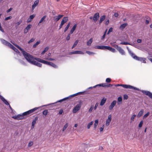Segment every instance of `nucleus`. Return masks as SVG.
Here are the masks:
<instances>
[{"instance_id": "nucleus-1", "label": "nucleus", "mask_w": 152, "mask_h": 152, "mask_svg": "<svg viewBox=\"0 0 152 152\" xmlns=\"http://www.w3.org/2000/svg\"><path fill=\"white\" fill-rule=\"evenodd\" d=\"M115 86H121L126 89H130L140 91L143 94L148 96L149 98L152 99V93L149 91L141 90L138 88L129 85L117 84L115 85Z\"/></svg>"}, {"instance_id": "nucleus-2", "label": "nucleus", "mask_w": 152, "mask_h": 152, "mask_svg": "<svg viewBox=\"0 0 152 152\" xmlns=\"http://www.w3.org/2000/svg\"><path fill=\"white\" fill-rule=\"evenodd\" d=\"M0 40L3 45L10 47L11 49H12L16 53L18 54L20 56H21V54L20 53L19 50L12 45L10 42L2 38H0Z\"/></svg>"}, {"instance_id": "nucleus-3", "label": "nucleus", "mask_w": 152, "mask_h": 152, "mask_svg": "<svg viewBox=\"0 0 152 152\" xmlns=\"http://www.w3.org/2000/svg\"><path fill=\"white\" fill-rule=\"evenodd\" d=\"M35 58H34L32 55L29 54V55L25 59L28 62L31 64L37 66L41 67L42 66V64L39 63V62L38 61H36L34 60V59L35 60Z\"/></svg>"}, {"instance_id": "nucleus-4", "label": "nucleus", "mask_w": 152, "mask_h": 152, "mask_svg": "<svg viewBox=\"0 0 152 152\" xmlns=\"http://www.w3.org/2000/svg\"><path fill=\"white\" fill-rule=\"evenodd\" d=\"M35 59L37 61H38L40 63L51 66L56 69H57L58 68V66L52 62L48 61L38 58H35Z\"/></svg>"}, {"instance_id": "nucleus-5", "label": "nucleus", "mask_w": 152, "mask_h": 152, "mask_svg": "<svg viewBox=\"0 0 152 152\" xmlns=\"http://www.w3.org/2000/svg\"><path fill=\"white\" fill-rule=\"evenodd\" d=\"M35 59L37 61H38L40 63L51 66L56 69H57L58 68V66L52 62L48 61L38 58H35Z\"/></svg>"}, {"instance_id": "nucleus-6", "label": "nucleus", "mask_w": 152, "mask_h": 152, "mask_svg": "<svg viewBox=\"0 0 152 152\" xmlns=\"http://www.w3.org/2000/svg\"><path fill=\"white\" fill-rule=\"evenodd\" d=\"M35 59L37 61H38L40 63L51 66L56 69H57L58 68V66L52 62L48 61L38 58H35Z\"/></svg>"}, {"instance_id": "nucleus-7", "label": "nucleus", "mask_w": 152, "mask_h": 152, "mask_svg": "<svg viewBox=\"0 0 152 152\" xmlns=\"http://www.w3.org/2000/svg\"><path fill=\"white\" fill-rule=\"evenodd\" d=\"M39 107H35L32 109L30 110L27 111L25 112L22 113V115L23 117H25V118L28 117V115L31 114V113H33L35 111L37 110V109H38Z\"/></svg>"}, {"instance_id": "nucleus-8", "label": "nucleus", "mask_w": 152, "mask_h": 152, "mask_svg": "<svg viewBox=\"0 0 152 152\" xmlns=\"http://www.w3.org/2000/svg\"><path fill=\"white\" fill-rule=\"evenodd\" d=\"M13 44L22 53V54L24 56L25 58H26L27 56L29 55L28 53L24 50L22 48L20 47L17 45H16L14 43Z\"/></svg>"}, {"instance_id": "nucleus-9", "label": "nucleus", "mask_w": 152, "mask_h": 152, "mask_svg": "<svg viewBox=\"0 0 152 152\" xmlns=\"http://www.w3.org/2000/svg\"><path fill=\"white\" fill-rule=\"evenodd\" d=\"M68 100L67 99V97H66L62 99L58 100L55 102L50 103V104H47L44 105L42 106H49V105H51L52 104L54 105L55 104H56L58 103H61L63 102V103H64L66 102V101H67Z\"/></svg>"}, {"instance_id": "nucleus-10", "label": "nucleus", "mask_w": 152, "mask_h": 152, "mask_svg": "<svg viewBox=\"0 0 152 152\" xmlns=\"http://www.w3.org/2000/svg\"><path fill=\"white\" fill-rule=\"evenodd\" d=\"M0 99L1 101L5 104L6 105L9 106V108L11 110L12 112H15V111L11 107L10 104L2 96H0Z\"/></svg>"}, {"instance_id": "nucleus-11", "label": "nucleus", "mask_w": 152, "mask_h": 152, "mask_svg": "<svg viewBox=\"0 0 152 152\" xmlns=\"http://www.w3.org/2000/svg\"><path fill=\"white\" fill-rule=\"evenodd\" d=\"M134 59L141 62L144 63H146V58H145L139 57L135 55L133 58Z\"/></svg>"}, {"instance_id": "nucleus-12", "label": "nucleus", "mask_w": 152, "mask_h": 152, "mask_svg": "<svg viewBox=\"0 0 152 152\" xmlns=\"http://www.w3.org/2000/svg\"><path fill=\"white\" fill-rule=\"evenodd\" d=\"M12 118L15 120H22L25 118V117H23V116L22 114H19L17 115H15L12 116Z\"/></svg>"}, {"instance_id": "nucleus-13", "label": "nucleus", "mask_w": 152, "mask_h": 152, "mask_svg": "<svg viewBox=\"0 0 152 152\" xmlns=\"http://www.w3.org/2000/svg\"><path fill=\"white\" fill-rule=\"evenodd\" d=\"M84 54V53L82 51L80 50H75L69 52V54L70 55L72 54Z\"/></svg>"}, {"instance_id": "nucleus-14", "label": "nucleus", "mask_w": 152, "mask_h": 152, "mask_svg": "<svg viewBox=\"0 0 152 152\" xmlns=\"http://www.w3.org/2000/svg\"><path fill=\"white\" fill-rule=\"evenodd\" d=\"M63 16V15H58L55 16L53 18V20L55 22H57Z\"/></svg>"}, {"instance_id": "nucleus-15", "label": "nucleus", "mask_w": 152, "mask_h": 152, "mask_svg": "<svg viewBox=\"0 0 152 152\" xmlns=\"http://www.w3.org/2000/svg\"><path fill=\"white\" fill-rule=\"evenodd\" d=\"M81 107L80 104H77L73 108L72 110V112L73 113H76L78 111H79Z\"/></svg>"}, {"instance_id": "nucleus-16", "label": "nucleus", "mask_w": 152, "mask_h": 152, "mask_svg": "<svg viewBox=\"0 0 152 152\" xmlns=\"http://www.w3.org/2000/svg\"><path fill=\"white\" fill-rule=\"evenodd\" d=\"M107 46L105 45H97L94 47V48L96 49H98L100 50H107Z\"/></svg>"}, {"instance_id": "nucleus-17", "label": "nucleus", "mask_w": 152, "mask_h": 152, "mask_svg": "<svg viewBox=\"0 0 152 152\" xmlns=\"http://www.w3.org/2000/svg\"><path fill=\"white\" fill-rule=\"evenodd\" d=\"M38 117L37 116L35 117L34 119L33 120L31 123V129H32L34 128L35 125L37 123V121L38 120Z\"/></svg>"}, {"instance_id": "nucleus-18", "label": "nucleus", "mask_w": 152, "mask_h": 152, "mask_svg": "<svg viewBox=\"0 0 152 152\" xmlns=\"http://www.w3.org/2000/svg\"><path fill=\"white\" fill-rule=\"evenodd\" d=\"M99 17V12L95 13L94 15L93 20L94 22L96 21Z\"/></svg>"}, {"instance_id": "nucleus-19", "label": "nucleus", "mask_w": 152, "mask_h": 152, "mask_svg": "<svg viewBox=\"0 0 152 152\" xmlns=\"http://www.w3.org/2000/svg\"><path fill=\"white\" fill-rule=\"evenodd\" d=\"M116 103V101L115 100H113L110 104V105L109 106V110H112L114 107Z\"/></svg>"}, {"instance_id": "nucleus-20", "label": "nucleus", "mask_w": 152, "mask_h": 152, "mask_svg": "<svg viewBox=\"0 0 152 152\" xmlns=\"http://www.w3.org/2000/svg\"><path fill=\"white\" fill-rule=\"evenodd\" d=\"M111 119V115L110 114L108 115V118L106 120V126H108L109 125Z\"/></svg>"}, {"instance_id": "nucleus-21", "label": "nucleus", "mask_w": 152, "mask_h": 152, "mask_svg": "<svg viewBox=\"0 0 152 152\" xmlns=\"http://www.w3.org/2000/svg\"><path fill=\"white\" fill-rule=\"evenodd\" d=\"M119 53L122 55H125V53L124 50L122 49L121 47H120L117 50Z\"/></svg>"}, {"instance_id": "nucleus-22", "label": "nucleus", "mask_w": 152, "mask_h": 152, "mask_svg": "<svg viewBox=\"0 0 152 152\" xmlns=\"http://www.w3.org/2000/svg\"><path fill=\"white\" fill-rule=\"evenodd\" d=\"M35 16V15L34 14L30 15L27 20V22L28 23L31 22Z\"/></svg>"}, {"instance_id": "nucleus-23", "label": "nucleus", "mask_w": 152, "mask_h": 152, "mask_svg": "<svg viewBox=\"0 0 152 152\" xmlns=\"http://www.w3.org/2000/svg\"><path fill=\"white\" fill-rule=\"evenodd\" d=\"M39 3V0H36L32 5V9L34 10L35 7L38 5Z\"/></svg>"}, {"instance_id": "nucleus-24", "label": "nucleus", "mask_w": 152, "mask_h": 152, "mask_svg": "<svg viewBox=\"0 0 152 152\" xmlns=\"http://www.w3.org/2000/svg\"><path fill=\"white\" fill-rule=\"evenodd\" d=\"M107 99L105 97H103L101 99L100 103V105L101 106H103L106 102Z\"/></svg>"}, {"instance_id": "nucleus-25", "label": "nucleus", "mask_w": 152, "mask_h": 152, "mask_svg": "<svg viewBox=\"0 0 152 152\" xmlns=\"http://www.w3.org/2000/svg\"><path fill=\"white\" fill-rule=\"evenodd\" d=\"M128 24L127 23H124L122 24H121L120 27L119 29L121 30H123L124 29L125 27L128 26Z\"/></svg>"}, {"instance_id": "nucleus-26", "label": "nucleus", "mask_w": 152, "mask_h": 152, "mask_svg": "<svg viewBox=\"0 0 152 152\" xmlns=\"http://www.w3.org/2000/svg\"><path fill=\"white\" fill-rule=\"evenodd\" d=\"M77 24H75L72 27V28L70 30V33L71 34H73L74 32L76 30V27H77Z\"/></svg>"}, {"instance_id": "nucleus-27", "label": "nucleus", "mask_w": 152, "mask_h": 152, "mask_svg": "<svg viewBox=\"0 0 152 152\" xmlns=\"http://www.w3.org/2000/svg\"><path fill=\"white\" fill-rule=\"evenodd\" d=\"M106 17V15H103L100 17L99 20V24H100L105 19Z\"/></svg>"}, {"instance_id": "nucleus-28", "label": "nucleus", "mask_w": 152, "mask_h": 152, "mask_svg": "<svg viewBox=\"0 0 152 152\" xmlns=\"http://www.w3.org/2000/svg\"><path fill=\"white\" fill-rule=\"evenodd\" d=\"M107 50H108L110 51H111L113 53H115L116 52V51L115 49L109 46H107Z\"/></svg>"}, {"instance_id": "nucleus-29", "label": "nucleus", "mask_w": 152, "mask_h": 152, "mask_svg": "<svg viewBox=\"0 0 152 152\" xmlns=\"http://www.w3.org/2000/svg\"><path fill=\"white\" fill-rule=\"evenodd\" d=\"M107 50H108L110 51H111L113 53H115L116 52V51L115 49L109 46H107Z\"/></svg>"}, {"instance_id": "nucleus-30", "label": "nucleus", "mask_w": 152, "mask_h": 152, "mask_svg": "<svg viewBox=\"0 0 152 152\" xmlns=\"http://www.w3.org/2000/svg\"><path fill=\"white\" fill-rule=\"evenodd\" d=\"M68 20V17H65L63 18L61 22V23H63V24H64Z\"/></svg>"}, {"instance_id": "nucleus-31", "label": "nucleus", "mask_w": 152, "mask_h": 152, "mask_svg": "<svg viewBox=\"0 0 152 152\" xmlns=\"http://www.w3.org/2000/svg\"><path fill=\"white\" fill-rule=\"evenodd\" d=\"M89 93L87 92V91H83L80 92L76 93L77 95H84L87 94H89Z\"/></svg>"}, {"instance_id": "nucleus-32", "label": "nucleus", "mask_w": 152, "mask_h": 152, "mask_svg": "<svg viewBox=\"0 0 152 152\" xmlns=\"http://www.w3.org/2000/svg\"><path fill=\"white\" fill-rule=\"evenodd\" d=\"M126 48L128 50L129 53L130 55L133 58L134 56H135V55L134 54V53L131 52L128 47L127 46Z\"/></svg>"}, {"instance_id": "nucleus-33", "label": "nucleus", "mask_w": 152, "mask_h": 152, "mask_svg": "<svg viewBox=\"0 0 152 152\" xmlns=\"http://www.w3.org/2000/svg\"><path fill=\"white\" fill-rule=\"evenodd\" d=\"M144 112V110L141 109L137 115V117L138 118L140 117L143 115Z\"/></svg>"}, {"instance_id": "nucleus-34", "label": "nucleus", "mask_w": 152, "mask_h": 152, "mask_svg": "<svg viewBox=\"0 0 152 152\" xmlns=\"http://www.w3.org/2000/svg\"><path fill=\"white\" fill-rule=\"evenodd\" d=\"M47 17V16L46 15H45L44 16L40 19V21H39L38 23V25H39L40 23H41L43 21H45V19Z\"/></svg>"}, {"instance_id": "nucleus-35", "label": "nucleus", "mask_w": 152, "mask_h": 152, "mask_svg": "<svg viewBox=\"0 0 152 152\" xmlns=\"http://www.w3.org/2000/svg\"><path fill=\"white\" fill-rule=\"evenodd\" d=\"M49 47L48 46L46 47L44 49V50L42 51L41 53V55H43L47 52L49 49Z\"/></svg>"}, {"instance_id": "nucleus-36", "label": "nucleus", "mask_w": 152, "mask_h": 152, "mask_svg": "<svg viewBox=\"0 0 152 152\" xmlns=\"http://www.w3.org/2000/svg\"><path fill=\"white\" fill-rule=\"evenodd\" d=\"M122 97L121 96H120L118 98L117 104L118 105L120 104L122 102Z\"/></svg>"}, {"instance_id": "nucleus-37", "label": "nucleus", "mask_w": 152, "mask_h": 152, "mask_svg": "<svg viewBox=\"0 0 152 152\" xmlns=\"http://www.w3.org/2000/svg\"><path fill=\"white\" fill-rule=\"evenodd\" d=\"M93 41L92 39V38H91L87 42V45L88 46H90L91 45V43Z\"/></svg>"}, {"instance_id": "nucleus-38", "label": "nucleus", "mask_w": 152, "mask_h": 152, "mask_svg": "<svg viewBox=\"0 0 152 152\" xmlns=\"http://www.w3.org/2000/svg\"><path fill=\"white\" fill-rule=\"evenodd\" d=\"M70 24L71 23L70 22L68 23V24L67 25L66 27L64 29V32H65L69 28V27H70Z\"/></svg>"}, {"instance_id": "nucleus-39", "label": "nucleus", "mask_w": 152, "mask_h": 152, "mask_svg": "<svg viewBox=\"0 0 152 152\" xmlns=\"http://www.w3.org/2000/svg\"><path fill=\"white\" fill-rule=\"evenodd\" d=\"M40 42L41 41L40 40L37 41L36 43L33 45V48H35L36 47L37 45H38L40 43Z\"/></svg>"}, {"instance_id": "nucleus-40", "label": "nucleus", "mask_w": 152, "mask_h": 152, "mask_svg": "<svg viewBox=\"0 0 152 152\" xmlns=\"http://www.w3.org/2000/svg\"><path fill=\"white\" fill-rule=\"evenodd\" d=\"M79 42V41L78 40H76L75 41V42L74 44L73 45H72V49H73V48H74L75 47H76V46L77 45V44L78 42Z\"/></svg>"}, {"instance_id": "nucleus-41", "label": "nucleus", "mask_w": 152, "mask_h": 152, "mask_svg": "<svg viewBox=\"0 0 152 152\" xmlns=\"http://www.w3.org/2000/svg\"><path fill=\"white\" fill-rule=\"evenodd\" d=\"M93 123V121H91L90 122H89L87 126V128L88 129H89L91 125H92Z\"/></svg>"}, {"instance_id": "nucleus-42", "label": "nucleus", "mask_w": 152, "mask_h": 152, "mask_svg": "<svg viewBox=\"0 0 152 152\" xmlns=\"http://www.w3.org/2000/svg\"><path fill=\"white\" fill-rule=\"evenodd\" d=\"M77 96L76 94H75L72 95H69L68 97H67V99L68 100H69V99H71L72 97L75 96Z\"/></svg>"}, {"instance_id": "nucleus-43", "label": "nucleus", "mask_w": 152, "mask_h": 152, "mask_svg": "<svg viewBox=\"0 0 152 152\" xmlns=\"http://www.w3.org/2000/svg\"><path fill=\"white\" fill-rule=\"evenodd\" d=\"M86 53L88 54L89 55H94L95 54V53H94L93 52H91L89 51H86Z\"/></svg>"}, {"instance_id": "nucleus-44", "label": "nucleus", "mask_w": 152, "mask_h": 152, "mask_svg": "<svg viewBox=\"0 0 152 152\" xmlns=\"http://www.w3.org/2000/svg\"><path fill=\"white\" fill-rule=\"evenodd\" d=\"M48 113V110L45 109L42 112V114L45 115V116H46Z\"/></svg>"}, {"instance_id": "nucleus-45", "label": "nucleus", "mask_w": 152, "mask_h": 152, "mask_svg": "<svg viewBox=\"0 0 152 152\" xmlns=\"http://www.w3.org/2000/svg\"><path fill=\"white\" fill-rule=\"evenodd\" d=\"M32 26V25L31 24H29L25 28L26 30H28V31L31 28Z\"/></svg>"}, {"instance_id": "nucleus-46", "label": "nucleus", "mask_w": 152, "mask_h": 152, "mask_svg": "<svg viewBox=\"0 0 152 152\" xmlns=\"http://www.w3.org/2000/svg\"><path fill=\"white\" fill-rule=\"evenodd\" d=\"M19 61L20 63L22 64V65L26 66L27 65V64L26 63L23 61L21 60V59H19Z\"/></svg>"}, {"instance_id": "nucleus-47", "label": "nucleus", "mask_w": 152, "mask_h": 152, "mask_svg": "<svg viewBox=\"0 0 152 152\" xmlns=\"http://www.w3.org/2000/svg\"><path fill=\"white\" fill-rule=\"evenodd\" d=\"M68 123H66L65 124V125H64V127L62 129V131L63 132L66 130V128L68 127Z\"/></svg>"}, {"instance_id": "nucleus-48", "label": "nucleus", "mask_w": 152, "mask_h": 152, "mask_svg": "<svg viewBox=\"0 0 152 152\" xmlns=\"http://www.w3.org/2000/svg\"><path fill=\"white\" fill-rule=\"evenodd\" d=\"M143 124V121L141 120V121H140V123H139V124H138V127L139 128H141Z\"/></svg>"}, {"instance_id": "nucleus-49", "label": "nucleus", "mask_w": 152, "mask_h": 152, "mask_svg": "<svg viewBox=\"0 0 152 152\" xmlns=\"http://www.w3.org/2000/svg\"><path fill=\"white\" fill-rule=\"evenodd\" d=\"M136 116V115L133 114L132 115L131 118V121L132 122L134 121L135 117Z\"/></svg>"}, {"instance_id": "nucleus-50", "label": "nucleus", "mask_w": 152, "mask_h": 152, "mask_svg": "<svg viewBox=\"0 0 152 152\" xmlns=\"http://www.w3.org/2000/svg\"><path fill=\"white\" fill-rule=\"evenodd\" d=\"M150 113L149 112H148L147 113L145 114L143 116V118H146L148 116L150 115Z\"/></svg>"}, {"instance_id": "nucleus-51", "label": "nucleus", "mask_w": 152, "mask_h": 152, "mask_svg": "<svg viewBox=\"0 0 152 152\" xmlns=\"http://www.w3.org/2000/svg\"><path fill=\"white\" fill-rule=\"evenodd\" d=\"M93 109H94V105H91L90 107V108H89V110H88V112L89 113H91V112L92 111V110H93Z\"/></svg>"}, {"instance_id": "nucleus-52", "label": "nucleus", "mask_w": 152, "mask_h": 152, "mask_svg": "<svg viewBox=\"0 0 152 152\" xmlns=\"http://www.w3.org/2000/svg\"><path fill=\"white\" fill-rule=\"evenodd\" d=\"M120 44L124 45H129L130 44L129 42H121L120 43Z\"/></svg>"}, {"instance_id": "nucleus-53", "label": "nucleus", "mask_w": 152, "mask_h": 152, "mask_svg": "<svg viewBox=\"0 0 152 152\" xmlns=\"http://www.w3.org/2000/svg\"><path fill=\"white\" fill-rule=\"evenodd\" d=\"M146 18L147 19L145 20V23L147 25V24H148V23H149V21L147 19H150V18L148 16H147Z\"/></svg>"}, {"instance_id": "nucleus-54", "label": "nucleus", "mask_w": 152, "mask_h": 152, "mask_svg": "<svg viewBox=\"0 0 152 152\" xmlns=\"http://www.w3.org/2000/svg\"><path fill=\"white\" fill-rule=\"evenodd\" d=\"M111 81V79L110 78H107L106 79L105 81L107 83H109Z\"/></svg>"}, {"instance_id": "nucleus-55", "label": "nucleus", "mask_w": 152, "mask_h": 152, "mask_svg": "<svg viewBox=\"0 0 152 152\" xmlns=\"http://www.w3.org/2000/svg\"><path fill=\"white\" fill-rule=\"evenodd\" d=\"M124 99V100H127L128 99V96L126 94H125L123 96Z\"/></svg>"}, {"instance_id": "nucleus-56", "label": "nucleus", "mask_w": 152, "mask_h": 152, "mask_svg": "<svg viewBox=\"0 0 152 152\" xmlns=\"http://www.w3.org/2000/svg\"><path fill=\"white\" fill-rule=\"evenodd\" d=\"M113 84L106 83V88H110L113 86Z\"/></svg>"}, {"instance_id": "nucleus-57", "label": "nucleus", "mask_w": 152, "mask_h": 152, "mask_svg": "<svg viewBox=\"0 0 152 152\" xmlns=\"http://www.w3.org/2000/svg\"><path fill=\"white\" fill-rule=\"evenodd\" d=\"M64 111L63 109H61L59 110L58 113L59 115H62Z\"/></svg>"}, {"instance_id": "nucleus-58", "label": "nucleus", "mask_w": 152, "mask_h": 152, "mask_svg": "<svg viewBox=\"0 0 152 152\" xmlns=\"http://www.w3.org/2000/svg\"><path fill=\"white\" fill-rule=\"evenodd\" d=\"M35 39L33 38H31L28 42V43L29 44L34 42Z\"/></svg>"}, {"instance_id": "nucleus-59", "label": "nucleus", "mask_w": 152, "mask_h": 152, "mask_svg": "<svg viewBox=\"0 0 152 152\" xmlns=\"http://www.w3.org/2000/svg\"><path fill=\"white\" fill-rule=\"evenodd\" d=\"M101 87L103 88H106V83H102L101 84Z\"/></svg>"}, {"instance_id": "nucleus-60", "label": "nucleus", "mask_w": 152, "mask_h": 152, "mask_svg": "<svg viewBox=\"0 0 152 152\" xmlns=\"http://www.w3.org/2000/svg\"><path fill=\"white\" fill-rule=\"evenodd\" d=\"M33 145V142L32 141L29 142L28 144V147H30Z\"/></svg>"}, {"instance_id": "nucleus-61", "label": "nucleus", "mask_w": 152, "mask_h": 152, "mask_svg": "<svg viewBox=\"0 0 152 152\" xmlns=\"http://www.w3.org/2000/svg\"><path fill=\"white\" fill-rule=\"evenodd\" d=\"M98 103L97 102L95 104L94 107V110H96V109H97V108L98 106Z\"/></svg>"}, {"instance_id": "nucleus-62", "label": "nucleus", "mask_w": 152, "mask_h": 152, "mask_svg": "<svg viewBox=\"0 0 152 152\" xmlns=\"http://www.w3.org/2000/svg\"><path fill=\"white\" fill-rule=\"evenodd\" d=\"M12 18V17L11 16H9L8 17L5 18V20H8L11 19Z\"/></svg>"}, {"instance_id": "nucleus-63", "label": "nucleus", "mask_w": 152, "mask_h": 152, "mask_svg": "<svg viewBox=\"0 0 152 152\" xmlns=\"http://www.w3.org/2000/svg\"><path fill=\"white\" fill-rule=\"evenodd\" d=\"M104 128V125H103L102 127L100 128L99 130L100 132H102L103 131Z\"/></svg>"}, {"instance_id": "nucleus-64", "label": "nucleus", "mask_w": 152, "mask_h": 152, "mask_svg": "<svg viewBox=\"0 0 152 152\" xmlns=\"http://www.w3.org/2000/svg\"><path fill=\"white\" fill-rule=\"evenodd\" d=\"M113 47L117 50L120 47L119 46L115 44L113 45Z\"/></svg>"}]
</instances>
